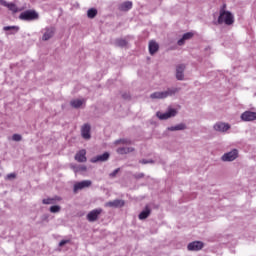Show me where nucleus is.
Wrapping results in <instances>:
<instances>
[{"label":"nucleus","mask_w":256,"mask_h":256,"mask_svg":"<svg viewBox=\"0 0 256 256\" xmlns=\"http://www.w3.org/2000/svg\"><path fill=\"white\" fill-rule=\"evenodd\" d=\"M218 25H233L235 23V18L233 14L227 10L220 9V14L217 21Z\"/></svg>","instance_id":"obj_1"},{"label":"nucleus","mask_w":256,"mask_h":256,"mask_svg":"<svg viewBox=\"0 0 256 256\" xmlns=\"http://www.w3.org/2000/svg\"><path fill=\"white\" fill-rule=\"evenodd\" d=\"M179 91H181V88H168L165 91L152 93L150 99H167V97H173Z\"/></svg>","instance_id":"obj_2"},{"label":"nucleus","mask_w":256,"mask_h":256,"mask_svg":"<svg viewBox=\"0 0 256 256\" xmlns=\"http://www.w3.org/2000/svg\"><path fill=\"white\" fill-rule=\"evenodd\" d=\"M21 21H37L39 13L35 10H26L19 15Z\"/></svg>","instance_id":"obj_3"},{"label":"nucleus","mask_w":256,"mask_h":256,"mask_svg":"<svg viewBox=\"0 0 256 256\" xmlns=\"http://www.w3.org/2000/svg\"><path fill=\"white\" fill-rule=\"evenodd\" d=\"M177 115V109L175 108H168L167 112L161 113V112H156V117L160 119V121H167V119H171L173 117H176Z\"/></svg>","instance_id":"obj_4"},{"label":"nucleus","mask_w":256,"mask_h":256,"mask_svg":"<svg viewBox=\"0 0 256 256\" xmlns=\"http://www.w3.org/2000/svg\"><path fill=\"white\" fill-rule=\"evenodd\" d=\"M239 157V150L233 149L230 152H226L221 156V161L224 163H231Z\"/></svg>","instance_id":"obj_5"},{"label":"nucleus","mask_w":256,"mask_h":256,"mask_svg":"<svg viewBox=\"0 0 256 256\" xmlns=\"http://www.w3.org/2000/svg\"><path fill=\"white\" fill-rule=\"evenodd\" d=\"M101 213H103L101 208L94 209L87 214L86 219L90 223H95V221L99 219V215H101Z\"/></svg>","instance_id":"obj_6"},{"label":"nucleus","mask_w":256,"mask_h":256,"mask_svg":"<svg viewBox=\"0 0 256 256\" xmlns=\"http://www.w3.org/2000/svg\"><path fill=\"white\" fill-rule=\"evenodd\" d=\"M213 129L218 133H227V131L231 129V125H229V123L217 122L214 124Z\"/></svg>","instance_id":"obj_7"},{"label":"nucleus","mask_w":256,"mask_h":256,"mask_svg":"<svg viewBox=\"0 0 256 256\" xmlns=\"http://www.w3.org/2000/svg\"><path fill=\"white\" fill-rule=\"evenodd\" d=\"M0 4L3 5V7H7V9H9V11H11L12 13H19V11H23V9H19V7H17V5L13 2H7L5 0H0Z\"/></svg>","instance_id":"obj_8"},{"label":"nucleus","mask_w":256,"mask_h":256,"mask_svg":"<svg viewBox=\"0 0 256 256\" xmlns=\"http://www.w3.org/2000/svg\"><path fill=\"white\" fill-rule=\"evenodd\" d=\"M109 157H111V154H109V152H104L102 155L93 157L90 161L91 163H105L106 161H109Z\"/></svg>","instance_id":"obj_9"},{"label":"nucleus","mask_w":256,"mask_h":256,"mask_svg":"<svg viewBox=\"0 0 256 256\" xmlns=\"http://www.w3.org/2000/svg\"><path fill=\"white\" fill-rule=\"evenodd\" d=\"M90 185H92L91 180H84L81 182H77L74 184L73 191L74 193H77L78 191H81L82 189H87Z\"/></svg>","instance_id":"obj_10"},{"label":"nucleus","mask_w":256,"mask_h":256,"mask_svg":"<svg viewBox=\"0 0 256 256\" xmlns=\"http://www.w3.org/2000/svg\"><path fill=\"white\" fill-rule=\"evenodd\" d=\"M185 69H187L185 64H179L176 67V79L178 81H183L185 79Z\"/></svg>","instance_id":"obj_11"},{"label":"nucleus","mask_w":256,"mask_h":256,"mask_svg":"<svg viewBox=\"0 0 256 256\" xmlns=\"http://www.w3.org/2000/svg\"><path fill=\"white\" fill-rule=\"evenodd\" d=\"M43 31L42 41H49L55 36V27H46Z\"/></svg>","instance_id":"obj_12"},{"label":"nucleus","mask_w":256,"mask_h":256,"mask_svg":"<svg viewBox=\"0 0 256 256\" xmlns=\"http://www.w3.org/2000/svg\"><path fill=\"white\" fill-rule=\"evenodd\" d=\"M203 247H205V244L201 241L190 242L187 245L188 251H201V249H203Z\"/></svg>","instance_id":"obj_13"},{"label":"nucleus","mask_w":256,"mask_h":256,"mask_svg":"<svg viewBox=\"0 0 256 256\" xmlns=\"http://www.w3.org/2000/svg\"><path fill=\"white\" fill-rule=\"evenodd\" d=\"M105 207H112L113 209H119L121 207H125V200L116 199L113 201H109L105 204Z\"/></svg>","instance_id":"obj_14"},{"label":"nucleus","mask_w":256,"mask_h":256,"mask_svg":"<svg viewBox=\"0 0 256 256\" xmlns=\"http://www.w3.org/2000/svg\"><path fill=\"white\" fill-rule=\"evenodd\" d=\"M81 136L83 137V139H86V140L91 139V125L84 124L81 127Z\"/></svg>","instance_id":"obj_15"},{"label":"nucleus","mask_w":256,"mask_h":256,"mask_svg":"<svg viewBox=\"0 0 256 256\" xmlns=\"http://www.w3.org/2000/svg\"><path fill=\"white\" fill-rule=\"evenodd\" d=\"M242 121H256V112L245 111L241 114Z\"/></svg>","instance_id":"obj_16"},{"label":"nucleus","mask_w":256,"mask_h":256,"mask_svg":"<svg viewBox=\"0 0 256 256\" xmlns=\"http://www.w3.org/2000/svg\"><path fill=\"white\" fill-rule=\"evenodd\" d=\"M193 32H187L185 34H183V36L177 41V45L179 47H183V45H185V41H189L191 39H193Z\"/></svg>","instance_id":"obj_17"},{"label":"nucleus","mask_w":256,"mask_h":256,"mask_svg":"<svg viewBox=\"0 0 256 256\" xmlns=\"http://www.w3.org/2000/svg\"><path fill=\"white\" fill-rule=\"evenodd\" d=\"M87 151L85 149L80 150L78 153L75 155V160L78 161V163H85L87 161Z\"/></svg>","instance_id":"obj_18"},{"label":"nucleus","mask_w":256,"mask_h":256,"mask_svg":"<svg viewBox=\"0 0 256 256\" xmlns=\"http://www.w3.org/2000/svg\"><path fill=\"white\" fill-rule=\"evenodd\" d=\"M149 215H151V208H149V205H146L144 210H142L138 215V218L140 221H144V219H147Z\"/></svg>","instance_id":"obj_19"},{"label":"nucleus","mask_w":256,"mask_h":256,"mask_svg":"<svg viewBox=\"0 0 256 256\" xmlns=\"http://www.w3.org/2000/svg\"><path fill=\"white\" fill-rule=\"evenodd\" d=\"M159 51V44L155 41L149 42V53L150 55H155Z\"/></svg>","instance_id":"obj_20"},{"label":"nucleus","mask_w":256,"mask_h":256,"mask_svg":"<svg viewBox=\"0 0 256 256\" xmlns=\"http://www.w3.org/2000/svg\"><path fill=\"white\" fill-rule=\"evenodd\" d=\"M187 129V124L180 123L175 126H170L167 128V131H185Z\"/></svg>","instance_id":"obj_21"},{"label":"nucleus","mask_w":256,"mask_h":256,"mask_svg":"<svg viewBox=\"0 0 256 256\" xmlns=\"http://www.w3.org/2000/svg\"><path fill=\"white\" fill-rule=\"evenodd\" d=\"M118 155H128V153H133L135 148L133 147H120L117 150Z\"/></svg>","instance_id":"obj_22"},{"label":"nucleus","mask_w":256,"mask_h":256,"mask_svg":"<svg viewBox=\"0 0 256 256\" xmlns=\"http://www.w3.org/2000/svg\"><path fill=\"white\" fill-rule=\"evenodd\" d=\"M130 9H133V2L131 1H126L119 6L120 11L126 12L130 11Z\"/></svg>","instance_id":"obj_23"},{"label":"nucleus","mask_w":256,"mask_h":256,"mask_svg":"<svg viewBox=\"0 0 256 256\" xmlns=\"http://www.w3.org/2000/svg\"><path fill=\"white\" fill-rule=\"evenodd\" d=\"M3 31H9L7 35H15V33H19V26H5Z\"/></svg>","instance_id":"obj_24"},{"label":"nucleus","mask_w":256,"mask_h":256,"mask_svg":"<svg viewBox=\"0 0 256 256\" xmlns=\"http://www.w3.org/2000/svg\"><path fill=\"white\" fill-rule=\"evenodd\" d=\"M70 105L71 107H73L74 109H79V107H81L83 105V100H79V99H76V100H72L70 102Z\"/></svg>","instance_id":"obj_25"},{"label":"nucleus","mask_w":256,"mask_h":256,"mask_svg":"<svg viewBox=\"0 0 256 256\" xmlns=\"http://www.w3.org/2000/svg\"><path fill=\"white\" fill-rule=\"evenodd\" d=\"M87 17L88 19H95V17H97V9L95 8H90L87 11Z\"/></svg>","instance_id":"obj_26"},{"label":"nucleus","mask_w":256,"mask_h":256,"mask_svg":"<svg viewBox=\"0 0 256 256\" xmlns=\"http://www.w3.org/2000/svg\"><path fill=\"white\" fill-rule=\"evenodd\" d=\"M116 47H127V40L125 39H116L115 40Z\"/></svg>","instance_id":"obj_27"},{"label":"nucleus","mask_w":256,"mask_h":256,"mask_svg":"<svg viewBox=\"0 0 256 256\" xmlns=\"http://www.w3.org/2000/svg\"><path fill=\"white\" fill-rule=\"evenodd\" d=\"M114 143H115V145H120V143H122V145H131L132 144L131 140H129V139H119V140H116Z\"/></svg>","instance_id":"obj_28"},{"label":"nucleus","mask_w":256,"mask_h":256,"mask_svg":"<svg viewBox=\"0 0 256 256\" xmlns=\"http://www.w3.org/2000/svg\"><path fill=\"white\" fill-rule=\"evenodd\" d=\"M139 163H141L142 165H149V163L151 165H153V164H155V160H153V159H149V160L142 159V160H139Z\"/></svg>","instance_id":"obj_29"},{"label":"nucleus","mask_w":256,"mask_h":256,"mask_svg":"<svg viewBox=\"0 0 256 256\" xmlns=\"http://www.w3.org/2000/svg\"><path fill=\"white\" fill-rule=\"evenodd\" d=\"M74 171H76V173L87 171V166H85V165H78V166H76L74 168Z\"/></svg>","instance_id":"obj_30"},{"label":"nucleus","mask_w":256,"mask_h":256,"mask_svg":"<svg viewBox=\"0 0 256 256\" xmlns=\"http://www.w3.org/2000/svg\"><path fill=\"white\" fill-rule=\"evenodd\" d=\"M61 211V206L59 205H54L50 207V213H59Z\"/></svg>","instance_id":"obj_31"},{"label":"nucleus","mask_w":256,"mask_h":256,"mask_svg":"<svg viewBox=\"0 0 256 256\" xmlns=\"http://www.w3.org/2000/svg\"><path fill=\"white\" fill-rule=\"evenodd\" d=\"M43 205H53L55 202L53 198H46L42 200Z\"/></svg>","instance_id":"obj_32"},{"label":"nucleus","mask_w":256,"mask_h":256,"mask_svg":"<svg viewBox=\"0 0 256 256\" xmlns=\"http://www.w3.org/2000/svg\"><path fill=\"white\" fill-rule=\"evenodd\" d=\"M119 171H121V168L115 169L113 172L109 174V177H111L112 179L117 177V173H119Z\"/></svg>","instance_id":"obj_33"},{"label":"nucleus","mask_w":256,"mask_h":256,"mask_svg":"<svg viewBox=\"0 0 256 256\" xmlns=\"http://www.w3.org/2000/svg\"><path fill=\"white\" fill-rule=\"evenodd\" d=\"M42 223H49V214H44L41 216Z\"/></svg>","instance_id":"obj_34"},{"label":"nucleus","mask_w":256,"mask_h":256,"mask_svg":"<svg viewBox=\"0 0 256 256\" xmlns=\"http://www.w3.org/2000/svg\"><path fill=\"white\" fill-rule=\"evenodd\" d=\"M12 139L13 141H21L23 137L20 134H13Z\"/></svg>","instance_id":"obj_35"},{"label":"nucleus","mask_w":256,"mask_h":256,"mask_svg":"<svg viewBox=\"0 0 256 256\" xmlns=\"http://www.w3.org/2000/svg\"><path fill=\"white\" fill-rule=\"evenodd\" d=\"M17 178V174L15 173H10L7 174L6 179L11 180V179H16Z\"/></svg>","instance_id":"obj_36"},{"label":"nucleus","mask_w":256,"mask_h":256,"mask_svg":"<svg viewBox=\"0 0 256 256\" xmlns=\"http://www.w3.org/2000/svg\"><path fill=\"white\" fill-rule=\"evenodd\" d=\"M122 98L125 99L126 101H129V99H131V95L127 92H124L122 94Z\"/></svg>","instance_id":"obj_37"},{"label":"nucleus","mask_w":256,"mask_h":256,"mask_svg":"<svg viewBox=\"0 0 256 256\" xmlns=\"http://www.w3.org/2000/svg\"><path fill=\"white\" fill-rule=\"evenodd\" d=\"M134 179H143L145 177L144 173H138L133 175Z\"/></svg>","instance_id":"obj_38"},{"label":"nucleus","mask_w":256,"mask_h":256,"mask_svg":"<svg viewBox=\"0 0 256 256\" xmlns=\"http://www.w3.org/2000/svg\"><path fill=\"white\" fill-rule=\"evenodd\" d=\"M71 240H62L59 242V247H64V245H67V243H70Z\"/></svg>","instance_id":"obj_39"},{"label":"nucleus","mask_w":256,"mask_h":256,"mask_svg":"<svg viewBox=\"0 0 256 256\" xmlns=\"http://www.w3.org/2000/svg\"><path fill=\"white\" fill-rule=\"evenodd\" d=\"M52 199H53L54 203H55V201H61V197H59V196H55Z\"/></svg>","instance_id":"obj_40"},{"label":"nucleus","mask_w":256,"mask_h":256,"mask_svg":"<svg viewBox=\"0 0 256 256\" xmlns=\"http://www.w3.org/2000/svg\"><path fill=\"white\" fill-rule=\"evenodd\" d=\"M221 9H223L225 11V9H227V4H223Z\"/></svg>","instance_id":"obj_41"}]
</instances>
